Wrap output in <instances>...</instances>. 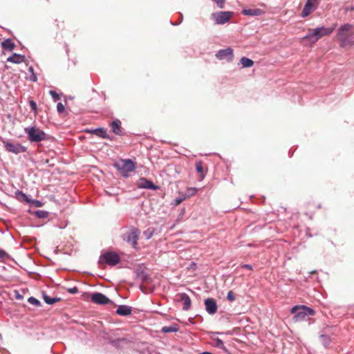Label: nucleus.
I'll return each instance as SVG.
<instances>
[{"label": "nucleus", "instance_id": "2eb2a0df", "mask_svg": "<svg viewBox=\"0 0 354 354\" xmlns=\"http://www.w3.org/2000/svg\"><path fill=\"white\" fill-rule=\"evenodd\" d=\"M112 131L117 136H123L124 133L121 127V122L116 119L110 124Z\"/></svg>", "mask_w": 354, "mask_h": 354}, {"label": "nucleus", "instance_id": "8fccbe9b", "mask_svg": "<svg viewBox=\"0 0 354 354\" xmlns=\"http://www.w3.org/2000/svg\"><path fill=\"white\" fill-rule=\"evenodd\" d=\"M180 19H181L180 21L178 23H174L172 21H171V24L173 26H177V25L180 24L183 20V15L182 14H180Z\"/></svg>", "mask_w": 354, "mask_h": 354}, {"label": "nucleus", "instance_id": "f8f14e48", "mask_svg": "<svg viewBox=\"0 0 354 354\" xmlns=\"http://www.w3.org/2000/svg\"><path fill=\"white\" fill-rule=\"evenodd\" d=\"M138 187L140 189H148L151 190H157L159 187L156 185L151 180L146 178H140L138 183Z\"/></svg>", "mask_w": 354, "mask_h": 354}, {"label": "nucleus", "instance_id": "f257e3e1", "mask_svg": "<svg viewBox=\"0 0 354 354\" xmlns=\"http://www.w3.org/2000/svg\"><path fill=\"white\" fill-rule=\"evenodd\" d=\"M353 25L344 24L342 25L337 32V37L342 47L354 44V32L352 30Z\"/></svg>", "mask_w": 354, "mask_h": 354}, {"label": "nucleus", "instance_id": "37998d69", "mask_svg": "<svg viewBox=\"0 0 354 354\" xmlns=\"http://www.w3.org/2000/svg\"><path fill=\"white\" fill-rule=\"evenodd\" d=\"M68 225V223L66 222V221H63L60 223H57V224H55V225H56L57 227H58L59 229H64Z\"/></svg>", "mask_w": 354, "mask_h": 354}, {"label": "nucleus", "instance_id": "39448f33", "mask_svg": "<svg viewBox=\"0 0 354 354\" xmlns=\"http://www.w3.org/2000/svg\"><path fill=\"white\" fill-rule=\"evenodd\" d=\"M140 234V231L135 227H131L129 230L122 234V239L130 244L134 249L138 248V240Z\"/></svg>", "mask_w": 354, "mask_h": 354}, {"label": "nucleus", "instance_id": "cd10ccee", "mask_svg": "<svg viewBox=\"0 0 354 354\" xmlns=\"http://www.w3.org/2000/svg\"><path fill=\"white\" fill-rule=\"evenodd\" d=\"M155 229L153 227H149L144 232V236L145 239L149 240L150 239L154 234Z\"/></svg>", "mask_w": 354, "mask_h": 354}, {"label": "nucleus", "instance_id": "58836bf2", "mask_svg": "<svg viewBox=\"0 0 354 354\" xmlns=\"http://www.w3.org/2000/svg\"><path fill=\"white\" fill-rule=\"evenodd\" d=\"M19 196L20 197V198L21 200L25 201L30 204V202L31 201V200H30L26 194L21 192L19 194Z\"/></svg>", "mask_w": 354, "mask_h": 354}, {"label": "nucleus", "instance_id": "0eeeda50", "mask_svg": "<svg viewBox=\"0 0 354 354\" xmlns=\"http://www.w3.org/2000/svg\"><path fill=\"white\" fill-rule=\"evenodd\" d=\"M25 132L31 142H39L44 139V133L36 127L25 128Z\"/></svg>", "mask_w": 354, "mask_h": 354}, {"label": "nucleus", "instance_id": "ddd939ff", "mask_svg": "<svg viewBox=\"0 0 354 354\" xmlns=\"http://www.w3.org/2000/svg\"><path fill=\"white\" fill-rule=\"evenodd\" d=\"M206 311L209 315H214L217 312L218 306L216 301L213 298H207L204 301Z\"/></svg>", "mask_w": 354, "mask_h": 354}, {"label": "nucleus", "instance_id": "393cba45", "mask_svg": "<svg viewBox=\"0 0 354 354\" xmlns=\"http://www.w3.org/2000/svg\"><path fill=\"white\" fill-rule=\"evenodd\" d=\"M319 339L325 348H328L331 342L330 337L327 335H321Z\"/></svg>", "mask_w": 354, "mask_h": 354}, {"label": "nucleus", "instance_id": "3c124183", "mask_svg": "<svg viewBox=\"0 0 354 354\" xmlns=\"http://www.w3.org/2000/svg\"><path fill=\"white\" fill-rule=\"evenodd\" d=\"M7 255L6 252L3 250H0V257L3 258Z\"/></svg>", "mask_w": 354, "mask_h": 354}, {"label": "nucleus", "instance_id": "c756f323", "mask_svg": "<svg viewBox=\"0 0 354 354\" xmlns=\"http://www.w3.org/2000/svg\"><path fill=\"white\" fill-rule=\"evenodd\" d=\"M197 191L198 189L195 187H189L186 190L185 196H186V198H189L190 196H194Z\"/></svg>", "mask_w": 354, "mask_h": 354}, {"label": "nucleus", "instance_id": "f03ea898", "mask_svg": "<svg viewBox=\"0 0 354 354\" xmlns=\"http://www.w3.org/2000/svg\"><path fill=\"white\" fill-rule=\"evenodd\" d=\"M336 24L333 27L326 28L324 26L317 27L315 29H310L309 33L305 35L302 39L308 40L311 44L316 43L321 37L330 35L335 30Z\"/></svg>", "mask_w": 354, "mask_h": 354}, {"label": "nucleus", "instance_id": "603ef678", "mask_svg": "<svg viewBox=\"0 0 354 354\" xmlns=\"http://www.w3.org/2000/svg\"><path fill=\"white\" fill-rule=\"evenodd\" d=\"M45 139H46V142L48 140H51L52 138L50 136H48L47 134H46Z\"/></svg>", "mask_w": 354, "mask_h": 354}, {"label": "nucleus", "instance_id": "a211bd4d", "mask_svg": "<svg viewBox=\"0 0 354 354\" xmlns=\"http://www.w3.org/2000/svg\"><path fill=\"white\" fill-rule=\"evenodd\" d=\"M263 11L260 8H245L242 10V14L246 16H259L263 14Z\"/></svg>", "mask_w": 354, "mask_h": 354}, {"label": "nucleus", "instance_id": "6e6552de", "mask_svg": "<svg viewBox=\"0 0 354 354\" xmlns=\"http://www.w3.org/2000/svg\"><path fill=\"white\" fill-rule=\"evenodd\" d=\"M232 15V12L221 11L212 13V17L215 20L216 24H224L230 20Z\"/></svg>", "mask_w": 354, "mask_h": 354}, {"label": "nucleus", "instance_id": "c85d7f7f", "mask_svg": "<svg viewBox=\"0 0 354 354\" xmlns=\"http://www.w3.org/2000/svg\"><path fill=\"white\" fill-rule=\"evenodd\" d=\"M61 300L60 297H50L46 295V304L52 305L57 301H59Z\"/></svg>", "mask_w": 354, "mask_h": 354}, {"label": "nucleus", "instance_id": "7c9ffc66", "mask_svg": "<svg viewBox=\"0 0 354 354\" xmlns=\"http://www.w3.org/2000/svg\"><path fill=\"white\" fill-rule=\"evenodd\" d=\"M196 169L197 172L199 173L203 178L205 176L204 169H203V167L202 165V162L199 161V162H196Z\"/></svg>", "mask_w": 354, "mask_h": 354}, {"label": "nucleus", "instance_id": "9b49d317", "mask_svg": "<svg viewBox=\"0 0 354 354\" xmlns=\"http://www.w3.org/2000/svg\"><path fill=\"white\" fill-rule=\"evenodd\" d=\"M233 49L230 47L221 49L216 53V57L219 60L227 59L231 62L233 59Z\"/></svg>", "mask_w": 354, "mask_h": 354}, {"label": "nucleus", "instance_id": "5701e85b", "mask_svg": "<svg viewBox=\"0 0 354 354\" xmlns=\"http://www.w3.org/2000/svg\"><path fill=\"white\" fill-rule=\"evenodd\" d=\"M46 198H48V202L50 205H52L53 206H55L57 208V209H59V210L61 209L58 200H57L55 198V196L46 195Z\"/></svg>", "mask_w": 354, "mask_h": 354}, {"label": "nucleus", "instance_id": "49530a36", "mask_svg": "<svg viewBox=\"0 0 354 354\" xmlns=\"http://www.w3.org/2000/svg\"><path fill=\"white\" fill-rule=\"evenodd\" d=\"M15 298H16L17 299H19V300L21 299H22V297H23L19 294V291H17V290L15 291Z\"/></svg>", "mask_w": 354, "mask_h": 354}, {"label": "nucleus", "instance_id": "ea45409f", "mask_svg": "<svg viewBox=\"0 0 354 354\" xmlns=\"http://www.w3.org/2000/svg\"><path fill=\"white\" fill-rule=\"evenodd\" d=\"M227 299L230 301H234L235 299V297L234 295V293L232 292V290L229 291L227 292Z\"/></svg>", "mask_w": 354, "mask_h": 354}, {"label": "nucleus", "instance_id": "1a4fd4ad", "mask_svg": "<svg viewBox=\"0 0 354 354\" xmlns=\"http://www.w3.org/2000/svg\"><path fill=\"white\" fill-rule=\"evenodd\" d=\"M91 300L92 302L100 305L113 304V301L108 297L101 292L92 293Z\"/></svg>", "mask_w": 354, "mask_h": 354}, {"label": "nucleus", "instance_id": "864d4df0", "mask_svg": "<svg viewBox=\"0 0 354 354\" xmlns=\"http://www.w3.org/2000/svg\"><path fill=\"white\" fill-rule=\"evenodd\" d=\"M53 187V186L51 185H48L46 187V190H50V188Z\"/></svg>", "mask_w": 354, "mask_h": 354}, {"label": "nucleus", "instance_id": "de8ad7c7", "mask_svg": "<svg viewBox=\"0 0 354 354\" xmlns=\"http://www.w3.org/2000/svg\"><path fill=\"white\" fill-rule=\"evenodd\" d=\"M307 1L315 5L316 6H318L319 3V0H307Z\"/></svg>", "mask_w": 354, "mask_h": 354}, {"label": "nucleus", "instance_id": "4c0bfd02", "mask_svg": "<svg viewBox=\"0 0 354 354\" xmlns=\"http://www.w3.org/2000/svg\"><path fill=\"white\" fill-rule=\"evenodd\" d=\"M19 196L20 197V198L21 200L25 201L30 204V202L31 201V200H30L26 194L21 192L19 194Z\"/></svg>", "mask_w": 354, "mask_h": 354}, {"label": "nucleus", "instance_id": "f3484780", "mask_svg": "<svg viewBox=\"0 0 354 354\" xmlns=\"http://www.w3.org/2000/svg\"><path fill=\"white\" fill-rule=\"evenodd\" d=\"M178 297H179V299L180 301H184L183 310H185V311L188 310L190 308L191 304H192L191 299L189 297V295L185 292H183V293H180L178 295Z\"/></svg>", "mask_w": 354, "mask_h": 354}, {"label": "nucleus", "instance_id": "e433bc0d", "mask_svg": "<svg viewBox=\"0 0 354 354\" xmlns=\"http://www.w3.org/2000/svg\"><path fill=\"white\" fill-rule=\"evenodd\" d=\"M186 196H181V197H178L176 198H175L174 200V205H178L179 204H180L183 201H185L186 199Z\"/></svg>", "mask_w": 354, "mask_h": 354}, {"label": "nucleus", "instance_id": "4be33fe9", "mask_svg": "<svg viewBox=\"0 0 354 354\" xmlns=\"http://www.w3.org/2000/svg\"><path fill=\"white\" fill-rule=\"evenodd\" d=\"M239 64L242 65L243 68H250L254 65V62L250 58L243 57L240 59Z\"/></svg>", "mask_w": 354, "mask_h": 354}, {"label": "nucleus", "instance_id": "c9c22d12", "mask_svg": "<svg viewBox=\"0 0 354 354\" xmlns=\"http://www.w3.org/2000/svg\"><path fill=\"white\" fill-rule=\"evenodd\" d=\"M216 346L221 349H225L224 343L223 340L219 338L216 339Z\"/></svg>", "mask_w": 354, "mask_h": 354}, {"label": "nucleus", "instance_id": "5fc2aeb1", "mask_svg": "<svg viewBox=\"0 0 354 354\" xmlns=\"http://www.w3.org/2000/svg\"><path fill=\"white\" fill-rule=\"evenodd\" d=\"M351 10H354V6H353V7L351 8Z\"/></svg>", "mask_w": 354, "mask_h": 354}, {"label": "nucleus", "instance_id": "423d86ee", "mask_svg": "<svg viewBox=\"0 0 354 354\" xmlns=\"http://www.w3.org/2000/svg\"><path fill=\"white\" fill-rule=\"evenodd\" d=\"M120 260L121 259L117 253L113 252H106L103 254H101L97 263L100 266L105 263L111 266H114L117 265L120 261Z\"/></svg>", "mask_w": 354, "mask_h": 354}, {"label": "nucleus", "instance_id": "2f4dec72", "mask_svg": "<svg viewBox=\"0 0 354 354\" xmlns=\"http://www.w3.org/2000/svg\"><path fill=\"white\" fill-rule=\"evenodd\" d=\"M30 213L36 216L38 218H44V212L42 210H33L30 209Z\"/></svg>", "mask_w": 354, "mask_h": 354}, {"label": "nucleus", "instance_id": "a18cd8bd", "mask_svg": "<svg viewBox=\"0 0 354 354\" xmlns=\"http://www.w3.org/2000/svg\"><path fill=\"white\" fill-rule=\"evenodd\" d=\"M53 214V215H55V213L54 212H48V211H46V213H45V215H46V218H49L50 219H53V217L50 216V215Z\"/></svg>", "mask_w": 354, "mask_h": 354}, {"label": "nucleus", "instance_id": "a19ab883", "mask_svg": "<svg viewBox=\"0 0 354 354\" xmlns=\"http://www.w3.org/2000/svg\"><path fill=\"white\" fill-rule=\"evenodd\" d=\"M68 292L72 295L76 294L78 292V288L76 286L69 288L68 289Z\"/></svg>", "mask_w": 354, "mask_h": 354}, {"label": "nucleus", "instance_id": "9d476101", "mask_svg": "<svg viewBox=\"0 0 354 354\" xmlns=\"http://www.w3.org/2000/svg\"><path fill=\"white\" fill-rule=\"evenodd\" d=\"M6 149L14 153H20L26 151V147L19 143L3 142Z\"/></svg>", "mask_w": 354, "mask_h": 354}, {"label": "nucleus", "instance_id": "6ab92c4d", "mask_svg": "<svg viewBox=\"0 0 354 354\" xmlns=\"http://www.w3.org/2000/svg\"><path fill=\"white\" fill-rule=\"evenodd\" d=\"M132 313V307L127 305H120L116 310V313L120 316H128Z\"/></svg>", "mask_w": 354, "mask_h": 354}, {"label": "nucleus", "instance_id": "20e7f679", "mask_svg": "<svg viewBox=\"0 0 354 354\" xmlns=\"http://www.w3.org/2000/svg\"><path fill=\"white\" fill-rule=\"evenodd\" d=\"M122 177L127 178L130 176L129 173L136 169V163L131 159H121L113 164Z\"/></svg>", "mask_w": 354, "mask_h": 354}, {"label": "nucleus", "instance_id": "473e14b6", "mask_svg": "<svg viewBox=\"0 0 354 354\" xmlns=\"http://www.w3.org/2000/svg\"><path fill=\"white\" fill-rule=\"evenodd\" d=\"M138 276L143 282H147L149 279V275L145 272H141Z\"/></svg>", "mask_w": 354, "mask_h": 354}, {"label": "nucleus", "instance_id": "6e6d98bb", "mask_svg": "<svg viewBox=\"0 0 354 354\" xmlns=\"http://www.w3.org/2000/svg\"><path fill=\"white\" fill-rule=\"evenodd\" d=\"M157 354H161V353H157Z\"/></svg>", "mask_w": 354, "mask_h": 354}, {"label": "nucleus", "instance_id": "79ce46f5", "mask_svg": "<svg viewBox=\"0 0 354 354\" xmlns=\"http://www.w3.org/2000/svg\"><path fill=\"white\" fill-rule=\"evenodd\" d=\"M29 104H30V106L31 109L36 113L37 103L33 100H30Z\"/></svg>", "mask_w": 354, "mask_h": 354}, {"label": "nucleus", "instance_id": "f704fd0d", "mask_svg": "<svg viewBox=\"0 0 354 354\" xmlns=\"http://www.w3.org/2000/svg\"><path fill=\"white\" fill-rule=\"evenodd\" d=\"M28 301L30 304H33L35 306H40L41 305L40 301L38 299H37L32 297H29Z\"/></svg>", "mask_w": 354, "mask_h": 354}, {"label": "nucleus", "instance_id": "4468645a", "mask_svg": "<svg viewBox=\"0 0 354 354\" xmlns=\"http://www.w3.org/2000/svg\"><path fill=\"white\" fill-rule=\"evenodd\" d=\"M86 132L97 136L104 139H110V136L107 133L106 129L102 127H99L93 129H87L86 130Z\"/></svg>", "mask_w": 354, "mask_h": 354}, {"label": "nucleus", "instance_id": "a878e982", "mask_svg": "<svg viewBox=\"0 0 354 354\" xmlns=\"http://www.w3.org/2000/svg\"><path fill=\"white\" fill-rule=\"evenodd\" d=\"M178 329V326L176 324H175L162 327V331L165 333H169L172 332H177Z\"/></svg>", "mask_w": 354, "mask_h": 354}, {"label": "nucleus", "instance_id": "dca6fc26", "mask_svg": "<svg viewBox=\"0 0 354 354\" xmlns=\"http://www.w3.org/2000/svg\"><path fill=\"white\" fill-rule=\"evenodd\" d=\"M317 6L315 5L306 1V3L304 5V7L302 10L301 16L302 17H306L308 16L312 12L315 10L317 9Z\"/></svg>", "mask_w": 354, "mask_h": 354}, {"label": "nucleus", "instance_id": "c03bdc74", "mask_svg": "<svg viewBox=\"0 0 354 354\" xmlns=\"http://www.w3.org/2000/svg\"><path fill=\"white\" fill-rule=\"evenodd\" d=\"M214 1H215L217 4V6L221 8H223V5H224V3H225V0H213Z\"/></svg>", "mask_w": 354, "mask_h": 354}, {"label": "nucleus", "instance_id": "7ed1b4c3", "mask_svg": "<svg viewBox=\"0 0 354 354\" xmlns=\"http://www.w3.org/2000/svg\"><path fill=\"white\" fill-rule=\"evenodd\" d=\"M290 313L294 314L293 320L295 322L306 320L308 317L315 315V310L306 306H295L290 309Z\"/></svg>", "mask_w": 354, "mask_h": 354}, {"label": "nucleus", "instance_id": "bb28decb", "mask_svg": "<svg viewBox=\"0 0 354 354\" xmlns=\"http://www.w3.org/2000/svg\"><path fill=\"white\" fill-rule=\"evenodd\" d=\"M57 111L59 115H67L68 114V111L66 110L65 105L62 102H58L57 104Z\"/></svg>", "mask_w": 354, "mask_h": 354}, {"label": "nucleus", "instance_id": "72a5a7b5", "mask_svg": "<svg viewBox=\"0 0 354 354\" xmlns=\"http://www.w3.org/2000/svg\"><path fill=\"white\" fill-rule=\"evenodd\" d=\"M30 205L31 207H39L42 206L41 202L37 200H31Z\"/></svg>", "mask_w": 354, "mask_h": 354}, {"label": "nucleus", "instance_id": "09e8293b", "mask_svg": "<svg viewBox=\"0 0 354 354\" xmlns=\"http://www.w3.org/2000/svg\"><path fill=\"white\" fill-rule=\"evenodd\" d=\"M241 267L243 268H246V269H249V270H252V266L250 265V264H243L241 265Z\"/></svg>", "mask_w": 354, "mask_h": 354}, {"label": "nucleus", "instance_id": "aec40b11", "mask_svg": "<svg viewBox=\"0 0 354 354\" xmlns=\"http://www.w3.org/2000/svg\"><path fill=\"white\" fill-rule=\"evenodd\" d=\"M25 61V57L19 55L14 53L12 56L9 57L7 59V62H12L15 64H20Z\"/></svg>", "mask_w": 354, "mask_h": 354}, {"label": "nucleus", "instance_id": "b1692460", "mask_svg": "<svg viewBox=\"0 0 354 354\" xmlns=\"http://www.w3.org/2000/svg\"><path fill=\"white\" fill-rule=\"evenodd\" d=\"M2 48L4 49H8L10 50H12L15 48V44L12 42V41L10 39H7L4 40L1 43Z\"/></svg>", "mask_w": 354, "mask_h": 354}, {"label": "nucleus", "instance_id": "412c9836", "mask_svg": "<svg viewBox=\"0 0 354 354\" xmlns=\"http://www.w3.org/2000/svg\"><path fill=\"white\" fill-rule=\"evenodd\" d=\"M48 93L55 102L59 101L64 96V93L60 90H50Z\"/></svg>", "mask_w": 354, "mask_h": 354}]
</instances>
